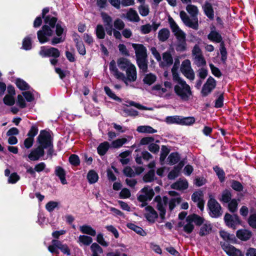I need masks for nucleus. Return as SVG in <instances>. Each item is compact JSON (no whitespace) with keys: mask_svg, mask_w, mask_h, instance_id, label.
<instances>
[{"mask_svg":"<svg viewBox=\"0 0 256 256\" xmlns=\"http://www.w3.org/2000/svg\"><path fill=\"white\" fill-rule=\"evenodd\" d=\"M110 70L117 79L122 80L126 86L136 82L137 79L136 68L134 65L126 70L124 74L118 70L115 65V62L112 60L110 62Z\"/></svg>","mask_w":256,"mask_h":256,"instance_id":"f257e3e1","label":"nucleus"},{"mask_svg":"<svg viewBox=\"0 0 256 256\" xmlns=\"http://www.w3.org/2000/svg\"><path fill=\"white\" fill-rule=\"evenodd\" d=\"M186 10L191 16L192 18H190L186 12H180V17L184 23L188 26L194 29L198 28V18L197 16L198 14V8L192 4H188L186 7Z\"/></svg>","mask_w":256,"mask_h":256,"instance_id":"f03ea898","label":"nucleus"},{"mask_svg":"<svg viewBox=\"0 0 256 256\" xmlns=\"http://www.w3.org/2000/svg\"><path fill=\"white\" fill-rule=\"evenodd\" d=\"M174 90L176 96L182 101L187 102L192 98L191 88L184 80H180V82L176 84Z\"/></svg>","mask_w":256,"mask_h":256,"instance_id":"7ed1b4c3","label":"nucleus"},{"mask_svg":"<svg viewBox=\"0 0 256 256\" xmlns=\"http://www.w3.org/2000/svg\"><path fill=\"white\" fill-rule=\"evenodd\" d=\"M209 198L208 206L210 210V214L212 218H218L222 214V207L212 194L209 195Z\"/></svg>","mask_w":256,"mask_h":256,"instance_id":"20e7f679","label":"nucleus"},{"mask_svg":"<svg viewBox=\"0 0 256 256\" xmlns=\"http://www.w3.org/2000/svg\"><path fill=\"white\" fill-rule=\"evenodd\" d=\"M38 141L43 149L48 148L51 145V136L49 132L45 130L41 131L38 137Z\"/></svg>","mask_w":256,"mask_h":256,"instance_id":"39448f33","label":"nucleus"},{"mask_svg":"<svg viewBox=\"0 0 256 256\" xmlns=\"http://www.w3.org/2000/svg\"><path fill=\"white\" fill-rule=\"evenodd\" d=\"M180 71L182 74L190 80H194V74L190 62L188 60H186L182 62L180 66Z\"/></svg>","mask_w":256,"mask_h":256,"instance_id":"423d86ee","label":"nucleus"},{"mask_svg":"<svg viewBox=\"0 0 256 256\" xmlns=\"http://www.w3.org/2000/svg\"><path fill=\"white\" fill-rule=\"evenodd\" d=\"M194 62L198 66H202L206 64V60L203 56L200 48L198 45H195L192 51Z\"/></svg>","mask_w":256,"mask_h":256,"instance_id":"0eeeda50","label":"nucleus"},{"mask_svg":"<svg viewBox=\"0 0 256 256\" xmlns=\"http://www.w3.org/2000/svg\"><path fill=\"white\" fill-rule=\"evenodd\" d=\"M168 22L170 28L178 40L180 42H184L186 41L185 34L179 28L174 20L172 18H169Z\"/></svg>","mask_w":256,"mask_h":256,"instance_id":"6e6552de","label":"nucleus"},{"mask_svg":"<svg viewBox=\"0 0 256 256\" xmlns=\"http://www.w3.org/2000/svg\"><path fill=\"white\" fill-rule=\"evenodd\" d=\"M40 54L43 57H54L57 58L60 56V52L58 50L54 47L42 46Z\"/></svg>","mask_w":256,"mask_h":256,"instance_id":"1a4fd4ad","label":"nucleus"},{"mask_svg":"<svg viewBox=\"0 0 256 256\" xmlns=\"http://www.w3.org/2000/svg\"><path fill=\"white\" fill-rule=\"evenodd\" d=\"M53 30L48 26H44L42 30L38 31V38L40 42L44 43L48 40V37L52 35Z\"/></svg>","mask_w":256,"mask_h":256,"instance_id":"9d476101","label":"nucleus"},{"mask_svg":"<svg viewBox=\"0 0 256 256\" xmlns=\"http://www.w3.org/2000/svg\"><path fill=\"white\" fill-rule=\"evenodd\" d=\"M164 86L160 84H156L152 88V92L158 96H162L166 93L168 89L172 88V83L170 82H165Z\"/></svg>","mask_w":256,"mask_h":256,"instance_id":"9b49d317","label":"nucleus"},{"mask_svg":"<svg viewBox=\"0 0 256 256\" xmlns=\"http://www.w3.org/2000/svg\"><path fill=\"white\" fill-rule=\"evenodd\" d=\"M140 193L138 196V200L141 202L151 200L154 194L152 188L148 186L144 187L140 190Z\"/></svg>","mask_w":256,"mask_h":256,"instance_id":"f8f14e48","label":"nucleus"},{"mask_svg":"<svg viewBox=\"0 0 256 256\" xmlns=\"http://www.w3.org/2000/svg\"><path fill=\"white\" fill-rule=\"evenodd\" d=\"M216 86V81L212 77L208 78L202 87L201 92L202 95L206 96Z\"/></svg>","mask_w":256,"mask_h":256,"instance_id":"ddd939ff","label":"nucleus"},{"mask_svg":"<svg viewBox=\"0 0 256 256\" xmlns=\"http://www.w3.org/2000/svg\"><path fill=\"white\" fill-rule=\"evenodd\" d=\"M136 60L147 58L146 48L142 44H132Z\"/></svg>","mask_w":256,"mask_h":256,"instance_id":"4468645a","label":"nucleus"},{"mask_svg":"<svg viewBox=\"0 0 256 256\" xmlns=\"http://www.w3.org/2000/svg\"><path fill=\"white\" fill-rule=\"evenodd\" d=\"M224 219L226 226L234 229L236 228L237 225L240 224V220L238 216L236 214L231 215L229 214H226Z\"/></svg>","mask_w":256,"mask_h":256,"instance_id":"2eb2a0df","label":"nucleus"},{"mask_svg":"<svg viewBox=\"0 0 256 256\" xmlns=\"http://www.w3.org/2000/svg\"><path fill=\"white\" fill-rule=\"evenodd\" d=\"M101 16L105 24L106 33L109 36H112L113 31L112 18L104 12L101 13Z\"/></svg>","mask_w":256,"mask_h":256,"instance_id":"dca6fc26","label":"nucleus"},{"mask_svg":"<svg viewBox=\"0 0 256 256\" xmlns=\"http://www.w3.org/2000/svg\"><path fill=\"white\" fill-rule=\"evenodd\" d=\"M155 200H158L157 208L160 211V216L164 219L166 214L165 206L168 202V198L164 197L162 200H161L160 197L156 196Z\"/></svg>","mask_w":256,"mask_h":256,"instance_id":"f3484780","label":"nucleus"},{"mask_svg":"<svg viewBox=\"0 0 256 256\" xmlns=\"http://www.w3.org/2000/svg\"><path fill=\"white\" fill-rule=\"evenodd\" d=\"M190 218L188 216L186 219L182 222H178V227H183V230L186 234H190L194 230V226L193 222L190 220H188Z\"/></svg>","mask_w":256,"mask_h":256,"instance_id":"a211bd4d","label":"nucleus"},{"mask_svg":"<svg viewBox=\"0 0 256 256\" xmlns=\"http://www.w3.org/2000/svg\"><path fill=\"white\" fill-rule=\"evenodd\" d=\"M222 249L229 256H242V252L233 246L229 244H223Z\"/></svg>","mask_w":256,"mask_h":256,"instance_id":"6ab92c4d","label":"nucleus"},{"mask_svg":"<svg viewBox=\"0 0 256 256\" xmlns=\"http://www.w3.org/2000/svg\"><path fill=\"white\" fill-rule=\"evenodd\" d=\"M44 154V149L42 146H38L36 148L32 150L28 155V158L30 160H38Z\"/></svg>","mask_w":256,"mask_h":256,"instance_id":"aec40b11","label":"nucleus"},{"mask_svg":"<svg viewBox=\"0 0 256 256\" xmlns=\"http://www.w3.org/2000/svg\"><path fill=\"white\" fill-rule=\"evenodd\" d=\"M160 26V23L153 22L152 24H147L140 26V32L142 34H149L152 30L156 31Z\"/></svg>","mask_w":256,"mask_h":256,"instance_id":"412c9836","label":"nucleus"},{"mask_svg":"<svg viewBox=\"0 0 256 256\" xmlns=\"http://www.w3.org/2000/svg\"><path fill=\"white\" fill-rule=\"evenodd\" d=\"M160 66L162 67H168L173 63V58L170 52H166L162 54V60L160 61Z\"/></svg>","mask_w":256,"mask_h":256,"instance_id":"4be33fe9","label":"nucleus"},{"mask_svg":"<svg viewBox=\"0 0 256 256\" xmlns=\"http://www.w3.org/2000/svg\"><path fill=\"white\" fill-rule=\"evenodd\" d=\"M144 215L146 219L150 222H154L158 217L156 212L150 206H147L145 208Z\"/></svg>","mask_w":256,"mask_h":256,"instance_id":"5701e85b","label":"nucleus"},{"mask_svg":"<svg viewBox=\"0 0 256 256\" xmlns=\"http://www.w3.org/2000/svg\"><path fill=\"white\" fill-rule=\"evenodd\" d=\"M117 64L118 68L123 70H126L128 69L129 68H131L134 66L130 60L124 58H118L117 60Z\"/></svg>","mask_w":256,"mask_h":256,"instance_id":"b1692460","label":"nucleus"},{"mask_svg":"<svg viewBox=\"0 0 256 256\" xmlns=\"http://www.w3.org/2000/svg\"><path fill=\"white\" fill-rule=\"evenodd\" d=\"M202 8L206 15L210 20L214 18V12L212 4L209 2H206Z\"/></svg>","mask_w":256,"mask_h":256,"instance_id":"393cba45","label":"nucleus"},{"mask_svg":"<svg viewBox=\"0 0 256 256\" xmlns=\"http://www.w3.org/2000/svg\"><path fill=\"white\" fill-rule=\"evenodd\" d=\"M212 230L211 224L208 222L205 223L200 226L198 234L201 236H206L211 232Z\"/></svg>","mask_w":256,"mask_h":256,"instance_id":"a878e982","label":"nucleus"},{"mask_svg":"<svg viewBox=\"0 0 256 256\" xmlns=\"http://www.w3.org/2000/svg\"><path fill=\"white\" fill-rule=\"evenodd\" d=\"M80 230L84 234L94 236L96 235V232L92 226L89 225L84 224L80 226Z\"/></svg>","mask_w":256,"mask_h":256,"instance_id":"bb28decb","label":"nucleus"},{"mask_svg":"<svg viewBox=\"0 0 256 256\" xmlns=\"http://www.w3.org/2000/svg\"><path fill=\"white\" fill-rule=\"evenodd\" d=\"M236 236L242 240H246L251 237L252 233L247 230H240L237 231Z\"/></svg>","mask_w":256,"mask_h":256,"instance_id":"cd10ccee","label":"nucleus"},{"mask_svg":"<svg viewBox=\"0 0 256 256\" xmlns=\"http://www.w3.org/2000/svg\"><path fill=\"white\" fill-rule=\"evenodd\" d=\"M126 18L130 22H138L140 20V18L138 16L136 10L132 8H130L126 14Z\"/></svg>","mask_w":256,"mask_h":256,"instance_id":"c85d7f7f","label":"nucleus"},{"mask_svg":"<svg viewBox=\"0 0 256 256\" xmlns=\"http://www.w3.org/2000/svg\"><path fill=\"white\" fill-rule=\"evenodd\" d=\"M188 187V183L186 180H180L173 184L172 188L178 190H184Z\"/></svg>","mask_w":256,"mask_h":256,"instance_id":"c756f323","label":"nucleus"},{"mask_svg":"<svg viewBox=\"0 0 256 256\" xmlns=\"http://www.w3.org/2000/svg\"><path fill=\"white\" fill-rule=\"evenodd\" d=\"M208 38L212 42L219 43L222 41L220 34L215 30H212L208 36Z\"/></svg>","mask_w":256,"mask_h":256,"instance_id":"7c9ffc66","label":"nucleus"},{"mask_svg":"<svg viewBox=\"0 0 256 256\" xmlns=\"http://www.w3.org/2000/svg\"><path fill=\"white\" fill-rule=\"evenodd\" d=\"M92 242V239L91 237L86 236L80 235L79 236L78 242L80 245L89 246Z\"/></svg>","mask_w":256,"mask_h":256,"instance_id":"2f4dec72","label":"nucleus"},{"mask_svg":"<svg viewBox=\"0 0 256 256\" xmlns=\"http://www.w3.org/2000/svg\"><path fill=\"white\" fill-rule=\"evenodd\" d=\"M183 166L184 164L182 162H180L176 166L174 167L173 170L170 172L168 175V178L172 180L177 177Z\"/></svg>","mask_w":256,"mask_h":256,"instance_id":"473e14b6","label":"nucleus"},{"mask_svg":"<svg viewBox=\"0 0 256 256\" xmlns=\"http://www.w3.org/2000/svg\"><path fill=\"white\" fill-rule=\"evenodd\" d=\"M56 174L58 176L61 182L63 184H66L67 182L65 178L66 173L64 170L60 166H58L56 168L55 170Z\"/></svg>","mask_w":256,"mask_h":256,"instance_id":"72a5a7b5","label":"nucleus"},{"mask_svg":"<svg viewBox=\"0 0 256 256\" xmlns=\"http://www.w3.org/2000/svg\"><path fill=\"white\" fill-rule=\"evenodd\" d=\"M110 147V144L108 142L101 143L98 147V152L100 156H104Z\"/></svg>","mask_w":256,"mask_h":256,"instance_id":"f704fd0d","label":"nucleus"},{"mask_svg":"<svg viewBox=\"0 0 256 256\" xmlns=\"http://www.w3.org/2000/svg\"><path fill=\"white\" fill-rule=\"evenodd\" d=\"M126 226L128 228L134 230L140 236H144L146 235V232L143 230L142 228L136 226L134 224L128 223L126 224Z\"/></svg>","mask_w":256,"mask_h":256,"instance_id":"c9c22d12","label":"nucleus"},{"mask_svg":"<svg viewBox=\"0 0 256 256\" xmlns=\"http://www.w3.org/2000/svg\"><path fill=\"white\" fill-rule=\"evenodd\" d=\"M170 36V31L168 29L164 28L160 30L158 33V38L161 42L166 40Z\"/></svg>","mask_w":256,"mask_h":256,"instance_id":"e433bc0d","label":"nucleus"},{"mask_svg":"<svg viewBox=\"0 0 256 256\" xmlns=\"http://www.w3.org/2000/svg\"><path fill=\"white\" fill-rule=\"evenodd\" d=\"M128 142L126 138H118L113 140L110 144V146L114 148H118L122 147Z\"/></svg>","mask_w":256,"mask_h":256,"instance_id":"4c0bfd02","label":"nucleus"},{"mask_svg":"<svg viewBox=\"0 0 256 256\" xmlns=\"http://www.w3.org/2000/svg\"><path fill=\"white\" fill-rule=\"evenodd\" d=\"M156 80V76L155 74L150 73L145 75L143 82L144 84L151 85Z\"/></svg>","mask_w":256,"mask_h":256,"instance_id":"58836bf2","label":"nucleus"},{"mask_svg":"<svg viewBox=\"0 0 256 256\" xmlns=\"http://www.w3.org/2000/svg\"><path fill=\"white\" fill-rule=\"evenodd\" d=\"M188 216L190 218L188 220H190L196 225L200 226L204 222V218L196 214H190Z\"/></svg>","mask_w":256,"mask_h":256,"instance_id":"ea45409f","label":"nucleus"},{"mask_svg":"<svg viewBox=\"0 0 256 256\" xmlns=\"http://www.w3.org/2000/svg\"><path fill=\"white\" fill-rule=\"evenodd\" d=\"M136 130L138 132L142 133L153 134L156 132V130L148 126H139L138 127Z\"/></svg>","mask_w":256,"mask_h":256,"instance_id":"a19ab883","label":"nucleus"},{"mask_svg":"<svg viewBox=\"0 0 256 256\" xmlns=\"http://www.w3.org/2000/svg\"><path fill=\"white\" fill-rule=\"evenodd\" d=\"M87 178L90 183L94 184L98 181V176L96 172L91 170L88 172Z\"/></svg>","mask_w":256,"mask_h":256,"instance_id":"79ce46f5","label":"nucleus"},{"mask_svg":"<svg viewBox=\"0 0 256 256\" xmlns=\"http://www.w3.org/2000/svg\"><path fill=\"white\" fill-rule=\"evenodd\" d=\"M52 244L48 246V250L52 253H58V249H59V246H60V242L58 240H54L52 242Z\"/></svg>","mask_w":256,"mask_h":256,"instance_id":"37998d69","label":"nucleus"},{"mask_svg":"<svg viewBox=\"0 0 256 256\" xmlns=\"http://www.w3.org/2000/svg\"><path fill=\"white\" fill-rule=\"evenodd\" d=\"M140 14L142 16H146L148 15L150 9L148 5L142 4L138 7Z\"/></svg>","mask_w":256,"mask_h":256,"instance_id":"c03bdc74","label":"nucleus"},{"mask_svg":"<svg viewBox=\"0 0 256 256\" xmlns=\"http://www.w3.org/2000/svg\"><path fill=\"white\" fill-rule=\"evenodd\" d=\"M16 86L21 90H28L30 88L28 84L22 79H17L16 82Z\"/></svg>","mask_w":256,"mask_h":256,"instance_id":"a18cd8bd","label":"nucleus"},{"mask_svg":"<svg viewBox=\"0 0 256 256\" xmlns=\"http://www.w3.org/2000/svg\"><path fill=\"white\" fill-rule=\"evenodd\" d=\"M96 35L98 38L103 39L105 36V32L104 26L102 24H98L96 29Z\"/></svg>","mask_w":256,"mask_h":256,"instance_id":"49530a36","label":"nucleus"},{"mask_svg":"<svg viewBox=\"0 0 256 256\" xmlns=\"http://www.w3.org/2000/svg\"><path fill=\"white\" fill-rule=\"evenodd\" d=\"M170 150L166 146H162V147L161 153L160 158V160L162 164H163L164 160H165Z\"/></svg>","mask_w":256,"mask_h":256,"instance_id":"de8ad7c7","label":"nucleus"},{"mask_svg":"<svg viewBox=\"0 0 256 256\" xmlns=\"http://www.w3.org/2000/svg\"><path fill=\"white\" fill-rule=\"evenodd\" d=\"M168 163L170 164H174L180 160V156L177 153L173 152L170 154L168 158Z\"/></svg>","mask_w":256,"mask_h":256,"instance_id":"09e8293b","label":"nucleus"},{"mask_svg":"<svg viewBox=\"0 0 256 256\" xmlns=\"http://www.w3.org/2000/svg\"><path fill=\"white\" fill-rule=\"evenodd\" d=\"M232 198L231 192L228 190H224L222 194V197L220 200L224 202H228Z\"/></svg>","mask_w":256,"mask_h":256,"instance_id":"8fccbe9b","label":"nucleus"},{"mask_svg":"<svg viewBox=\"0 0 256 256\" xmlns=\"http://www.w3.org/2000/svg\"><path fill=\"white\" fill-rule=\"evenodd\" d=\"M181 118L182 116H168L166 118V121L168 124H180Z\"/></svg>","mask_w":256,"mask_h":256,"instance_id":"3c124183","label":"nucleus"},{"mask_svg":"<svg viewBox=\"0 0 256 256\" xmlns=\"http://www.w3.org/2000/svg\"><path fill=\"white\" fill-rule=\"evenodd\" d=\"M136 60L140 68L144 72H146L148 68L147 59H138Z\"/></svg>","mask_w":256,"mask_h":256,"instance_id":"603ef678","label":"nucleus"},{"mask_svg":"<svg viewBox=\"0 0 256 256\" xmlns=\"http://www.w3.org/2000/svg\"><path fill=\"white\" fill-rule=\"evenodd\" d=\"M181 202L180 197H176L172 198L168 202V206L170 210H172L176 204H179Z\"/></svg>","mask_w":256,"mask_h":256,"instance_id":"864d4df0","label":"nucleus"},{"mask_svg":"<svg viewBox=\"0 0 256 256\" xmlns=\"http://www.w3.org/2000/svg\"><path fill=\"white\" fill-rule=\"evenodd\" d=\"M104 90L106 94L110 98L117 101H121V99L117 96L108 86H104Z\"/></svg>","mask_w":256,"mask_h":256,"instance_id":"5fc2aeb1","label":"nucleus"},{"mask_svg":"<svg viewBox=\"0 0 256 256\" xmlns=\"http://www.w3.org/2000/svg\"><path fill=\"white\" fill-rule=\"evenodd\" d=\"M154 170H150L144 176L143 180L146 182H151L154 180Z\"/></svg>","mask_w":256,"mask_h":256,"instance_id":"6e6d98bb","label":"nucleus"},{"mask_svg":"<svg viewBox=\"0 0 256 256\" xmlns=\"http://www.w3.org/2000/svg\"><path fill=\"white\" fill-rule=\"evenodd\" d=\"M90 248L92 252V254H99L103 252L102 249L96 243H93L90 246Z\"/></svg>","mask_w":256,"mask_h":256,"instance_id":"4d7b16f0","label":"nucleus"},{"mask_svg":"<svg viewBox=\"0 0 256 256\" xmlns=\"http://www.w3.org/2000/svg\"><path fill=\"white\" fill-rule=\"evenodd\" d=\"M56 20V18L50 16H46L44 18L45 22L48 24L52 28L54 27Z\"/></svg>","mask_w":256,"mask_h":256,"instance_id":"13d9d810","label":"nucleus"},{"mask_svg":"<svg viewBox=\"0 0 256 256\" xmlns=\"http://www.w3.org/2000/svg\"><path fill=\"white\" fill-rule=\"evenodd\" d=\"M195 122V120L193 117H187L181 118L180 124L182 125H190L193 124Z\"/></svg>","mask_w":256,"mask_h":256,"instance_id":"bf43d9fd","label":"nucleus"},{"mask_svg":"<svg viewBox=\"0 0 256 256\" xmlns=\"http://www.w3.org/2000/svg\"><path fill=\"white\" fill-rule=\"evenodd\" d=\"M70 162L73 166H77L80 164L78 156L76 154H72L69 158Z\"/></svg>","mask_w":256,"mask_h":256,"instance_id":"052dcab7","label":"nucleus"},{"mask_svg":"<svg viewBox=\"0 0 256 256\" xmlns=\"http://www.w3.org/2000/svg\"><path fill=\"white\" fill-rule=\"evenodd\" d=\"M192 200L196 202H198L202 200V194L201 192H194L192 196Z\"/></svg>","mask_w":256,"mask_h":256,"instance_id":"680f3d73","label":"nucleus"},{"mask_svg":"<svg viewBox=\"0 0 256 256\" xmlns=\"http://www.w3.org/2000/svg\"><path fill=\"white\" fill-rule=\"evenodd\" d=\"M32 48L31 40L30 38H24L22 42V48L26 50H29Z\"/></svg>","mask_w":256,"mask_h":256,"instance_id":"e2e57ef3","label":"nucleus"},{"mask_svg":"<svg viewBox=\"0 0 256 256\" xmlns=\"http://www.w3.org/2000/svg\"><path fill=\"white\" fill-rule=\"evenodd\" d=\"M238 202L235 199L232 200L228 204V209L232 212H234L237 210Z\"/></svg>","mask_w":256,"mask_h":256,"instance_id":"0e129e2a","label":"nucleus"},{"mask_svg":"<svg viewBox=\"0 0 256 256\" xmlns=\"http://www.w3.org/2000/svg\"><path fill=\"white\" fill-rule=\"evenodd\" d=\"M214 169L220 180L221 182L224 181V170L218 166L214 167Z\"/></svg>","mask_w":256,"mask_h":256,"instance_id":"69168bd1","label":"nucleus"},{"mask_svg":"<svg viewBox=\"0 0 256 256\" xmlns=\"http://www.w3.org/2000/svg\"><path fill=\"white\" fill-rule=\"evenodd\" d=\"M148 149L150 152L154 154H156L159 152L160 146L158 144L153 142L148 145Z\"/></svg>","mask_w":256,"mask_h":256,"instance_id":"338daca9","label":"nucleus"},{"mask_svg":"<svg viewBox=\"0 0 256 256\" xmlns=\"http://www.w3.org/2000/svg\"><path fill=\"white\" fill-rule=\"evenodd\" d=\"M248 223L251 227L256 228V214H252L250 216Z\"/></svg>","mask_w":256,"mask_h":256,"instance_id":"774afa93","label":"nucleus"}]
</instances>
